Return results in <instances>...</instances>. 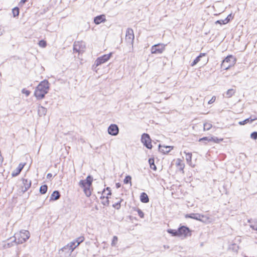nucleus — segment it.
Here are the masks:
<instances>
[{"label": "nucleus", "instance_id": "50", "mask_svg": "<svg viewBox=\"0 0 257 257\" xmlns=\"http://www.w3.org/2000/svg\"><path fill=\"white\" fill-rule=\"evenodd\" d=\"M26 2H27V0H21L20 4H25Z\"/></svg>", "mask_w": 257, "mask_h": 257}, {"label": "nucleus", "instance_id": "52", "mask_svg": "<svg viewBox=\"0 0 257 257\" xmlns=\"http://www.w3.org/2000/svg\"><path fill=\"white\" fill-rule=\"evenodd\" d=\"M105 198H106V197H105V196H101L100 197V199H102V200H104V199H105Z\"/></svg>", "mask_w": 257, "mask_h": 257}, {"label": "nucleus", "instance_id": "17", "mask_svg": "<svg viewBox=\"0 0 257 257\" xmlns=\"http://www.w3.org/2000/svg\"><path fill=\"white\" fill-rule=\"evenodd\" d=\"M105 21L106 19L104 15H100L94 17V23L96 25H99L102 22H104Z\"/></svg>", "mask_w": 257, "mask_h": 257}, {"label": "nucleus", "instance_id": "4", "mask_svg": "<svg viewBox=\"0 0 257 257\" xmlns=\"http://www.w3.org/2000/svg\"><path fill=\"white\" fill-rule=\"evenodd\" d=\"M141 142L144 146L148 149H152V140L150 135L147 133H144L141 137Z\"/></svg>", "mask_w": 257, "mask_h": 257}, {"label": "nucleus", "instance_id": "5", "mask_svg": "<svg viewBox=\"0 0 257 257\" xmlns=\"http://www.w3.org/2000/svg\"><path fill=\"white\" fill-rule=\"evenodd\" d=\"M179 237H186L191 235V230L186 226L182 225L178 228Z\"/></svg>", "mask_w": 257, "mask_h": 257}, {"label": "nucleus", "instance_id": "43", "mask_svg": "<svg viewBox=\"0 0 257 257\" xmlns=\"http://www.w3.org/2000/svg\"><path fill=\"white\" fill-rule=\"evenodd\" d=\"M250 138L253 140L257 139V132H253L250 134Z\"/></svg>", "mask_w": 257, "mask_h": 257}, {"label": "nucleus", "instance_id": "14", "mask_svg": "<svg viewBox=\"0 0 257 257\" xmlns=\"http://www.w3.org/2000/svg\"><path fill=\"white\" fill-rule=\"evenodd\" d=\"M158 147L159 151L164 154H168L173 149V146H164L161 145V144L159 145Z\"/></svg>", "mask_w": 257, "mask_h": 257}, {"label": "nucleus", "instance_id": "26", "mask_svg": "<svg viewBox=\"0 0 257 257\" xmlns=\"http://www.w3.org/2000/svg\"><path fill=\"white\" fill-rule=\"evenodd\" d=\"M167 232L171 234L173 236H178L179 237L178 229L177 230L169 229H168Z\"/></svg>", "mask_w": 257, "mask_h": 257}, {"label": "nucleus", "instance_id": "24", "mask_svg": "<svg viewBox=\"0 0 257 257\" xmlns=\"http://www.w3.org/2000/svg\"><path fill=\"white\" fill-rule=\"evenodd\" d=\"M83 180L84 182V185L91 186L93 181V177L91 175H88L85 180Z\"/></svg>", "mask_w": 257, "mask_h": 257}, {"label": "nucleus", "instance_id": "33", "mask_svg": "<svg viewBox=\"0 0 257 257\" xmlns=\"http://www.w3.org/2000/svg\"><path fill=\"white\" fill-rule=\"evenodd\" d=\"M84 240V237L83 236H80L76 239H75L74 240L75 242L76 243V246H78L80 243L83 242Z\"/></svg>", "mask_w": 257, "mask_h": 257}, {"label": "nucleus", "instance_id": "38", "mask_svg": "<svg viewBox=\"0 0 257 257\" xmlns=\"http://www.w3.org/2000/svg\"><path fill=\"white\" fill-rule=\"evenodd\" d=\"M118 241V238L116 236H114L113 237L112 242H111V245L112 246H115Z\"/></svg>", "mask_w": 257, "mask_h": 257}, {"label": "nucleus", "instance_id": "10", "mask_svg": "<svg viewBox=\"0 0 257 257\" xmlns=\"http://www.w3.org/2000/svg\"><path fill=\"white\" fill-rule=\"evenodd\" d=\"M73 251L72 247L66 245L59 250V253L61 255L64 254L63 255L64 257H67L71 255Z\"/></svg>", "mask_w": 257, "mask_h": 257}, {"label": "nucleus", "instance_id": "25", "mask_svg": "<svg viewBox=\"0 0 257 257\" xmlns=\"http://www.w3.org/2000/svg\"><path fill=\"white\" fill-rule=\"evenodd\" d=\"M148 162H149V164L150 165V167L151 169H152L154 171H156L157 170V167H156V166L155 164L154 159L153 158H150L149 159Z\"/></svg>", "mask_w": 257, "mask_h": 257}, {"label": "nucleus", "instance_id": "34", "mask_svg": "<svg viewBox=\"0 0 257 257\" xmlns=\"http://www.w3.org/2000/svg\"><path fill=\"white\" fill-rule=\"evenodd\" d=\"M102 204L104 206H108L109 205V201L108 196H106L105 199L103 200L102 201Z\"/></svg>", "mask_w": 257, "mask_h": 257}, {"label": "nucleus", "instance_id": "28", "mask_svg": "<svg viewBox=\"0 0 257 257\" xmlns=\"http://www.w3.org/2000/svg\"><path fill=\"white\" fill-rule=\"evenodd\" d=\"M48 190V186L46 184L41 186L40 188V192L42 194H45Z\"/></svg>", "mask_w": 257, "mask_h": 257}, {"label": "nucleus", "instance_id": "15", "mask_svg": "<svg viewBox=\"0 0 257 257\" xmlns=\"http://www.w3.org/2000/svg\"><path fill=\"white\" fill-rule=\"evenodd\" d=\"M23 187H22V191L23 193L26 192L31 186V181L27 179H23Z\"/></svg>", "mask_w": 257, "mask_h": 257}, {"label": "nucleus", "instance_id": "6", "mask_svg": "<svg viewBox=\"0 0 257 257\" xmlns=\"http://www.w3.org/2000/svg\"><path fill=\"white\" fill-rule=\"evenodd\" d=\"M85 49V43L83 41H75L73 44V51L79 53L83 52Z\"/></svg>", "mask_w": 257, "mask_h": 257}, {"label": "nucleus", "instance_id": "36", "mask_svg": "<svg viewBox=\"0 0 257 257\" xmlns=\"http://www.w3.org/2000/svg\"><path fill=\"white\" fill-rule=\"evenodd\" d=\"M212 127V124L210 123L206 122L204 124V130L208 131Z\"/></svg>", "mask_w": 257, "mask_h": 257}, {"label": "nucleus", "instance_id": "22", "mask_svg": "<svg viewBox=\"0 0 257 257\" xmlns=\"http://www.w3.org/2000/svg\"><path fill=\"white\" fill-rule=\"evenodd\" d=\"M205 53H200L192 62L191 64V66H194L196 65L200 61V59L202 57L205 56Z\"/></svg>", "mask_w": 257, "mask_h": 257}, {"label": "nucleus", "instance_id": "13", "mask_svg": "<svg viewBox=\"0 0 257 257\" xmlns=\"http://www.w3.org/2000/svg\"><path fill=\"white\" fill-rule=\"evenodd\" d=\"M79 185L83 189V191L87 197H89L91 195V192L90 190V186L84 185L83 180H80L79 181Z\"/></svg>", "mask_w": 257, "mask_h": 257}, {"label": "nucleus", "instance_id": "42", "mask_svg": "<svg viewBox=\"0 0 257 257\" xmlns=\"http://www.w3.org/2000/svg\"><path fill=\"white\" fill-rule=\"evenodd\" d=\"M233 17L231 14H229L227 16V17L224 19L226 24L228 23L232 19Z\"/></svg>", "mask_w": 257, "mask_h": 257}, {"label": "nucleus", "instance_id": "31", "mask_svg": "<svg viewBox=\"0 0 257 257\" xmlns=\"http://www.w3.org/2000/svg\"><path fill=\"white\" fill-rule=\"evenodd\" d=\"M212 139L211 138V137H204L202 138H200L199 140V141L200 142H204L205 143V144H206L207 142H211Z\"/></svg>", "mask_w": 257, "mask_h": 257}, {"label": "nucleus", "instance_id": "47", "mask_svg": "<svg viewBox=\"0 0 257 257\" xmlns=\"http://www.w3.org/2000/svg\"><path fill=\"white\" fill-rule=\"evenodd\" d=\"M115 186L117 189L121 187V184L119 182L115 184Z\"/></svg>", "mask_w": 257, "mask_h": 257}, {"label": "nucleus", "instance_id": "30", "mask_svg": "<svg viewBox=\"0 0 257 257\" xmlns=\"http://www.w3.org/2000/svg\"><path fill=\"white\" fill-rule=\"evenodd\" d=\"M14 17H18L19 15L20 9L18 7H15L12 10Z\"/></svg>", "mask_w": 257, "mask_h": 257}, {"label": "nucleus", "instance_id": "20", "mask_svg": "<svg viewBox=\"0 0 257 257\" xmlns=\"http://www.w3.org/2000/svg\"><path fill=\"white\" fill-rule=\"evenodd\" d=\"M140 201L144 203H147L149 202V198L145 192H142L140 197Z\"/></svg>", "mask_w": 257, "mask_h": 257}, {"label": "nucleus", "instance_id": "48", "mask_svg": "<svg viewBox=\"0 0 257 257\" xmlns=\"http://www.w3.org/2000/svg\"><path fill=\"white\" fill-rule=\"evenodd\" d=\"M105 190L107 191L108 192L109 191H111L110 188L109 187H106L105 189H104L102 192V193H103Z\"/></svg>", "mask_w": 257, "mask_h": 257}, {"label": "nucleus", "instance_id": "21", "mask_svg": "<svg viewBox=\"0 0 257 257\" xmlns=\"http://www.w3.org/2000/svg\"><path fill=\"white\" fill-rule=\"evenodd\" d=\"M257 119L256 117H254V118H252L251 117H249V118H247L244 120H243V121H240L238 122V123L240 124V125H244L247 123H252V122L255 120H256Z\"/></svg>", "mask_w": 257, "mask_h": 257}, {"label": "nucleus", "instance_id": "19", "mask_svg": "<svg viewBox=\"0 0 257 257\" xmlns=\"http://www.w3.org/2000/svg\"><path fill=\"white\" fill-rule=\"evenodd\" d=\"M248 222L249 223V226L252 229L257 231V219H250L248 220Z\"/></svg>", "mask_w": 257, "mask_h": 257}, {"label": "nucleus", "instance_id": "29", "mask_svg": "<svg viewBox=\"0 0 257 257\" xmlns=\"http://www.w3.org/2000/svg\"><path fill=\"white\" fill-rule=\"evenodd\" d=\"M132 177L130 175H127L125 176V178L123 180V182L124 184H130V186H132Z\"/></svg>", "mask_w": 257, "mask_h": 257}, {"label": "nucleus", "instance_id": "49", "mask_svg": "<svg viewBox=\"0 0 257 257\" xmlns=\"http://www.w3.org/2000/svg\"><path fill=\"white\" fill-rule=\"evenodd\" d=\"M52 177V175L51 173H48L47 175V178L49 179Z\"/></svg>", "mask_w": 257, "mask_h": 257}, {"label": "nucleus", "instance_id": "1", "mask_svg": "<svg viewBox=\"0 0 257 257\" xmlns=\"http://www.w3.org/2000/svg\"><path fill=\"white\" fill-rule=\"evenodd\" d=\"M49 84L48 80H44L37 86L34 92V95L38 99H43L48 92Z\"/></svg>", "mask_w": 257, "mask_h": 257}, {"label": "nucleus", "instance_id": "45", "mask_svg": "<svg viewBox=\"0 0 257 257\" xmlns=\"http://www.w3.org/2000/svg\"><path fill=\"white\" fill-rule=\"evenodd\" d=\"M225 20H217L215 23L216 24H219L220 25H224V24H226V23H225Z\"/></svg>", "mask_w": 257, "mask_h": 257}, {"label": "nucleus", "instance_id": "16", "mask_svg": "<svg viewBox=\"0 0 257 257\" xmlns=\"http://www.w3.org/2000/svg\"><path fill=\"white\" fill-rule=\"evenodd\" d=\"M25 165V163H20L18 167L12 172V176L13 177H16L18 175L20 174L21 171L23 170V168L24 167Z\"/></svg>", "mask_w": 257, "mask_h": 257}, {"label": "nucleus", "instance_id": "37", "mask_svg": "<svg viewBox=\"0 0 257 257\" xmlns=\"http://www.w3.org/2000/svg\"><path fill=\"white\" fill-rule=\"evenodd\" d=\"M39 45L42 47V48H45L47 46V43H46V41H45V40H40L39 42Z\"/></svg>", "mask_w": 257, "mask_h": 257}, {"label": "nucleus", "instance_id": "18", "mask_svg": "<svg viewBox=\"0 0 257 257\" xmlns=\"http://www.w3.org/2000/svg\"><path fill=\"white\" fill-rule=\"evenodd\" d=\"M61 195L59 191L55 190L53 191L50 196V201H55L60 198Z\"/></svg>", "mask_w": 257, "mask_h": 257}, {"label": "nucleus", "instance_id": "46", "mask_svg": "<svg viewBox=\"0 0 257 257\" xmlns=\"http://www.w3.org/2000/svg\"><path fill=\"white\" fill-rule=\"evenodd\" d=\"M215 100V98L214 97H213L209 101H208V103L209 104H211L212 103H213Z\"/></svg>", "mask_w": 257, "mask_h": 257}, {"label": "nucleus", "instance_id": "11", "mask_svg": "<svg viewBox=\"0 0 257 257\" xmlns=\"http://www.w3.org/2000/svg\"><path fill=\"white\" fill-rule=\"evenodd\" d=\"M185 217L186 218H192L196 220H199L203 222L205 221L204 220V218H205V220L207 219L206 216L199 213L187 214L185 215Z\"/></svg>", "mask_w": 257, "mask_h": 257}, {"label": "nucleus", "instance_id": "23", "mask_svg": "<svg viewBox=\"0 0 257 257\" xmlns=\"http://www.w3.org/2000/svg\"><path fill=\"white\" fill-rule=\"evenodd\" d=\"M47 112V109L46 108L42 106H39L38 109V113L40 116H44L46 115Z\"/></svg>", "mask_w": 257, "mask_h": 257}, {"label": "nucleus", "instance_id": "9", "mask_svg": "<svg viewBox=\"0 0 257 257\" xmlns=\"http://www.w3.org/2000/svg\"><path fill=\"white\" fill-rule=\"evenodd\" d=\"M135 36L134 34V31L131 28H127L125 35V40L127 43L133 45L134 42Z\"/></svg>", "mask_w": 257, "mask_h": 257}, {"label": "nucleus", "instance_id": "53", "mask_svg": "<svg viewBox=\"0 0 257 257\" xmlns=\"http://www.w3.org/2000/svg\"><path fill=\"white\" fill-rule=\"evenodd\" d=\"M164 247L165 248H169V246H167V245H164Z\"/></svg>", "mask_w": 257, "mask_h": 257}, {"label": "nucleus", "instance_id": "27", "mask_svg": "<svg viewBox=\"0 0 257 257\" xmlns=\"http://www.w3.org/2000/svg\"><path fill=\"white\" fill-rule=\"evenodd\" d=\"M235 92V90L233 89H229L226 92L225 97L229 98L231 97Z\"/></svg>", "mask_w": 257, "mask_h": 257}, {"label": "nucleus", "instance_id": "51", "mask_svg": "<svg viewBox=\"0 0 257 257\" xmlns=\"http://www.w3.org/2000/svg\"><path fill=\"white\" fill-rule=\"evenodd\" d=\"M111 194V191H109L108 192L107 194V196H108V195H110Z\"/></svg>", "mask_w": 257, "mask_h": 257}, {"label": "nucleus", "instance_id": "40", "mask_svg": "<svg viewBox=\"0 0 257 257\" xmlns=\"http://www.w3.org/2000/svg\"><path fill=\"white\" fill-rule=\"evenodd\" d=\"M76 243L75 242V240L70 242L67 244L68 246H71V247H73V250H74V249L77 246H76Z\"/></svg>", "mask_w": 257, "mask_h": 257}, {"label": "nucleus", "instance_id": "12", "mask_svg": "<svg viewBox=\"0 0 257 257\" xmlns=\"http://www.w3.org/2000/svg\"><path fill=\"white\" fill-rule=\"evenodd\" d=\"M108 134L115 136L119 133V128L115 124H111L107 129Z\"/></svg>", "mask_w": 257, "mask_h": 257}, {"label": "nucleus", "instance_id": "41", "mask_svg": "<svg viewBox=\"0 0 257 257\" xmlns=\"http://www.w3.org/2000/svg\"><path fill=\"white\" fill-rule=\"evenodd\" d=\"M211 138L212 139L211 140V142H214L215 143H219L220 142H221L223 140L222 139H219L217 137H211Z\"/></svg>", "mask_w": 257, "mask_h": 257}, {"label": "nucleus", "instance_id": "8", "mask_svg": "<svg viewBox=\"0 0 257 257\" xmlns=\"http://www.w3.org/2000/svg\"><path fill=\"white\" fill-rule=\"evenodd\" d=\"M112 56V53H110L108 54H104L102 55V56L98 57L96 60L95 61V63L93 65L96 66V67L104 63L105 62H107L111 57Z\"/></svg>", "mask_w": 257, "mask_h": 257}, {"label": "nucleus", "instance_id": "39", "mask_svg": "<svg viewBox=\"0 0 257 257\" xmlns=\"http://www.w3.org/2000/svg\"><path fill=\"white\" fill-rule=\"evenodd\" d=\"M137 212L138 213L139 216L141 218H143L144 217V213L140 208H137Z\"/></svg>", "mask_w": 257, "mask_h": 257}, {"label": "nucleus", "instance_id": "35", "mask_svg": "<svg viewBox=\"0 0 257 257\" xmlns=\"http://www.w3.org/2000/svg\"><path fill=\"white\" fill-rule=\"evenodd\" d=\"M122 201V199H120L117 203L113 204V205H112L113 207L115 208L116 209H119L120 208V206H121L120 203Z\"/></svg>", "mask_w": 257, "mask_h": 257}, {"label": "nucleus", "instance_id": "44", "mask_svg": "<svg viewBox=\"0 0 257 257\" xmlns=\"http://www.w3.org/2000/svg\"><path fill=\"white\" fill-rule=\"evenodd\" d=\"M22 93L25 94L27 96H28L30 94V91L25 88L22 89Z\"/></svg>", "mask_w": 257, "mask_h": 257}, {"label": "nucleus", "instance_id": "3", "mask_svg": "<svg viewBox=\"0 0 257 257\" xmlns=\"http://www.w3.org/2000/svg\"><path fill=\"white\" fill-rule=\"evenodd\" d=\"M236 62V58L232 55H228L222 61L221 68L224 70H227Z\"/></svg>", "mask_w": 257, "mask_h": 257}, {"label": "nucleus", "instance_id": "7", "mask_svg": "<svg viewBox=\"0 0 257 257\" xmlns=\"http://www.w3.org/2000/svg\"><path fill=\"white\" fill-rule=\"evenodd\" d=\"M165 45L162 43L154 45L151 48V53L155 54H161L165 50Z\"/></svg>", "mask_w": 257, "mask_h": 257}, {"label": "nucleus", "instance_id": "32", "mask_svg": "<svg viewBox=\"0 0 257 257\" xmlns=\"http://www.w3.org/2000/svg\"><path fill=\"white\" fill-rule=\"evenodd\" d=\"M186 154V159L188 164L190 163L191 162L192 160V153H186V152H184Z\"/></svg>", "mask_w": 257, "mask_h": 257}, {"label": "nucleus", "instance_id": "2", "mask_svg": "<svg viewBox=\"0 0 257 257\" xmlns=\"http://www.w3.org/2000/svg\"><path fill=\"white\" fill-rule=\"evenodd\" d=\"M30 234L29 231L22 230L19 233H15L14 235L15 241L17 244H22L26 242L30 237Z\"/></svg>", "mask_w": 257, "mask_h": 257}]
</instances>
